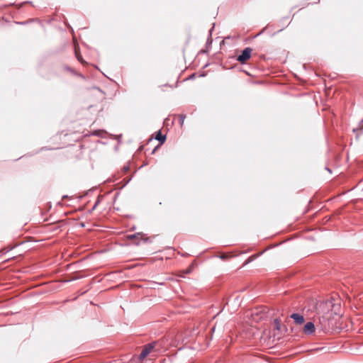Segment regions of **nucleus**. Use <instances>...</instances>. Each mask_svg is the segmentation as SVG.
I'll use <instances>...</instances> for the list:
<instances>
[{
  "label": "nucleus",
  "mask_w": 363,
  "mask_h": 363,
  "mask_svg": "<svg viewBox=\"0 0 363 363\" xmlns=\"http://www.w3.org/2000/svg\"><path fill=\"white\" fill-rule=\"evenodd\" d=\"M161 350L160 349V342L155 341L152 342L151 343H149L146 345L143 350H142L140 358L144 359L149 354L152 353V352H160Z\"/></svg>",
  "instance_id": "nucleus-1"
},
{
  "label": "nucleus",
  "mask_w": 363,
  "mask_h": 363,
  "mask_svg": "<svg viewBox=\"0 0 363 363\" xmlns=\"http://www.w3.org/2000/svg\"><path fill=\"white\" fill-rule=\"evenodd\" d=\"M316 328L319 333L328 331L330 330L328 318L324 316L319 318L318 323H316Z\"/></svg>",
  "instance_id": "nucleus-2"
},
{
  "label": "nucleus",
  "mask_w": 363,
  "mask_h": 363,
  "mask_svg": "<svg viewBox=\"0 0 363 363\" xmlns=\"http://www.w3.org/2000/svg\"><path fill=\"white\" fill-rule=\"evenodd\" d=\"M252 49L251 48H245L241 55L238 56L237 60L240 62L241 64H244L246 62L247 60H248L252 55Z\"/></svg>",
  "instance_id": "nucleus-3"
},
{
  "label": "nucleus",
  "mask_w": 363,
  "mask_h": 363,
  "mask_svg": "<svg viewBox=\"0 0 363 363\" xmlns=\"http://www.w3.org/2000/svg\"><path fill=\"white\" fill-rule=\"evenodd\" d=\"M316 330H317L316 325H315L314 323L310 321V322H307L305 324V325L303 326V332L304 334H306L307 335H311L313 334Z\"/></svg>",
  "instance_id": "nucleus-4"
},
{
  "label": "nucleus",
  "mask_w": 363,
  "mask_h": 363,
  "mask_svg": "<svg viewBox=\"0 0 363 363\" xmlns=\"http://www.w3.org/2000/svg\"><path fill=\"white\" fill-rule=\"evenodd\" d=\"M292 319H294V322L296 324H303L304 323V318L302 315L298 313H293L290 316Z\"/></svg>",
  "instance_id": "nucleus-5"
},
{
  "label": "nucleus",
  "mask_w": 363,
  "mask_h": 363,
  "mask_svg": "<svg viewBox=\"0 0 363 363\" xmlns=\"http://www.w3.org/2000/svg\"><path fill=\"white\" fill-rule=\"evenodd\" d=\"M143 235L141 233H135L132 235H128L127 236V238L128 240H134V243L136 245L139 244V240L142 239Z\"/></svg>",
  "instance_id": "nucleus-6"
},
{
  "label": "nucleus",
  "mask_w": 363,
  "mask_h": 363,
  "mask_svg": "<svg viewBox=\"0 0 363 363\" xmlns=\"http://www.w3.org/2000/svg\"><path fill=\"white\" fill-rule=\"evenodd\" d=\"M155 139L160 142L161 144L164 143L166 140V136L163 135L160 131L157 133Z\"/></svg>",
  "instance_id": "nucleus-7"
},
{
  "label": "nucleus",
  "mask_w": 363,
  "mask_h": 363,
  "mask_svg": "<svg viewBox=\"0 0 363 363\" xmlns=\"http://www.w3.org/2000/svg\"><path fill=\"white\" fill-rule=\"evenodd\" d=\"M185 118H186L185 115L181 114L179 116V123L181 126H182L184 125Z\"/></svg>",
  "instance_id": "nucleus-8"
},
{
  "label": "nucleus",
  "mask_w": 363,
  "mask_h": 363,
  "mask_svg": "<svg viewBox=\"0 0 363 363\" xmlns=\"http://www.w3.org/2000/svg\"><path fill=\"white\" fill-rule=\"evenodd\" d=\"M100 201H101V199H100V197L99 196V197L97 198V199H96V202H95V203H94V206H93V208H92L91 211H94V210L96 208V206L99 205V203H100Z\"/></svg>",
  "instance_id": "nucleus-9"
},
{
  "label": "nucleus",
  "mask_w": 363,
  "mask_h": 363,
  "mask_svg": "<svg viewBox=\"0 0 363 363\" xmlns=\"http://www.w3.org/2000/svg\"><path fill=\"white\" fill-rule=\"evenodd\" d=\"M274 323H275V328L277 330H279V328H280V321L278 319H275L274 320Z\"/></svg>",
  "instance_id": "nucleus-10"
},
{
  "label": "nucleus",
  "mask_w": 363,
  "mask_h": 363,
  "mask_svg": "<svg viewBox=\"0 0 363 363\" xmlns=\"http://www.w3.org/2000/svg\"><path fill=\"white\" fill-rule=\"evenodd\" d=\"M254 257H255V256H251V257H249V258H248V259L245 262L244 265H245V264H247L250 263V262L253 259Z\"/></svg>",
  "instance_id": "nucleus-11"
},
{
  "label": "nucleus",
  "mask_w": 363,
  "mask_h": 363,
  "mask_svg": "<svg viewBox=\"0 0 363 363\" xmlns=\"http://www.w3.org/2000/svg\"><path fill=\"white\" fill-rule=\"evenodd\" d=\"M228 257V255L226 254H223L220 256V258L221 259H226Z\"/></svg>",
  "instance_id": "nucleus-12"
},
{
  "label": "nucleus",
  "mask_w": 363,
  "mask_h": 363,
  "mask_svg": "<svg viewBox=\"0 0 363 363\" xmlns=\"http://www.w3.org/2000/svg\"><path fill=\"white\" fill-rule=\"evenodd\" d=\"M76 55H77V60L81 62L82 63H83V60L82 59V57L76 52Z\"/></svg>",
  "instance_id": "nucleus-13"
},
{
  "label": "nucleus",
  "mask_w": 363,
  "mask_h": 363,
  "mask_svg": "<svg viewBox=\"0 0 363 363\" xmlns=\"http://www.w3.org/2000/svg\"><path fill=\"white\" fill-rule=\"evenodd\" d=\"M267 29V27L264 28L258 35L263 33Z\"/></svg>",
  "instance_id": "nucleus-14"
},
{
  "label": "nucleus",
  "mask_w": 363,
  "mask_h": 363,
  "mask_svg": "<svg viewBox=\"0 0 363 363\" xmlns=\"http://www.w3.org/2000/svg\"><path fill=\"white\" fill-rule=\"evenodd\" d=\"M357 131H358V130H359V131H361V132H363V126H362V127H361L359 129H357Z\"/></svg>",
  "instance_id": "nucleus-15"
},
{
  "label": "nucleus",
  "mask_w": 363,
  "mask_h": 363,
  "mask_svg": "<svg viewBox=\"0 0 363 363\" xmlns=\"http://www.w3.org/2000/svg\"><path fill=\"white\" fill-rule=\"evenodd\" d=\"M190 272H191V269H187V270L186 271V274H188V273H190Z\"/></svg>",
  "instance_id": "nucleus-16"
}]
</instances>
